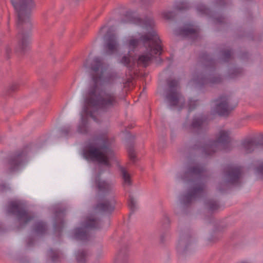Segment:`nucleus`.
Returning a JSON list of instances; mask_svg holds the SVG:
<instances>
[{
  "instance_id": "1a4fd4ad",
  "label": "nucleus",
  "mask_w": 263,
  "mask_h": 263,
  "mask_svg": "<svg viewBox=\"0 0 263 263\" xmlns=\"http://www.w3.org/2000/svg\"><path fill=\"white\" fill-rule=\"evenodd\" d=\"M7 212L16 216L21 227L25 226L33 218L30 212L16 202L9 203Z\"/></svg>"
},
{
  "instance_id": "473e14b6",
  "label": "nucleus",
  "mask_w": 263,
  "mask_h": 263,
  "mask_svg": "<svg viewBox=\"0 0 263 263\" xmlns=\"http://www.w3.org/2000/svg\"><path fill=\"white\" fill-rule=\"evenodd\" d=\"M232 52L229 49H226L222 51L221 59L224 62H228L231 58Z\"/></svg>"
},
{
  "instance_id": "f704fd0d",
  "label": "nucleus",
  "mask_w": 263,
  "mask_h": 263,
  "mask_svg": "<svg viewBox=\"0 0 263 263\" xmlns=\"http://www.w3.org/2000/svg\"><path fill=\"white\" fill-rule=\"evenodd\" d=\"M128 206L130 208L132 212H134L136 209V203L134 198L130 196L128 200Z\"/></svg>"
},
{
  "instance_id": "f257e3e1",
  "label": "nucleus",
  "mask_w": 263,
  "mask_h": 263,
  "mask_svg": "<svg viewBox=\"0 0 263 263\" xmlns=\"http://www.w3.org/2000/svg\"><path fill=\"white\" fill-rule=\"evenodd\" d=\"M101 63L99 59H96L91 65L92 72L91 79L93 84L90 87L85 99L86 106L83 112L87 116L91 117L94 121L98 122L93 115L90 108L100 109L104 111H110L118 107L120 99L116 93L112 91L101 90L98 86L102 80V71L100 70Z\"/></svg>"
},
{
  "instance_id": "37998d69",
  "label": "nucleus",
  "mask_w": 263,
  "mask_h": 263,
  "mask_svg": "<svg viewBox=\"0 0 263 263\" xmlns=\"http://www.w3.org/2000/svg\"><path fill=\"white\" fill-rule=\"evenodd\" d=\"M164 221L167 224H169V223H170V220L168 217H165L164 218Z\"/></svg>"
},
{
  "instance_id": "c9c22d12",
  "label": "nucleus",
  "mask_w": 263,
  "mask_h": 263,
  "mask_svg": "<svg viewBox=\"0 0 263 263\" xmlns=\"http://www.w3.org/2000/svg\"><path fill=\"white\" fill-rule=\"evenodd\" d=\"M197 10L201 14H208L210 13V10L204 5L198 6Z\"/></svg>"
},
{
  "instance_id": "cd10ccee",
  "label": "nucleus",
  "mask_w": 263,
  "mask_h": 263,
  "mask_svg": "<svg viewBox=\"0 0 263 263\" xmlns=\"http://www.w3.org/2000/svg\"><path fill=\"white\" fill-rule=\"evenodd\" d=\"M255 170L258 177L263 180V160L257 161Z\"/></svg>"
},
{
  "instance_id": "4c0bfd02",
  "label": "nucleus",
  "mask_w": 263,
  "mask_h": 263,
  "mask_svg": "<svg viewBox=\"0 0 263 263\" xmlns=\"http://www.w3.org/2000/svg\"><path fill=\"white\" fill-rule=\"evenodd\" d=\"M127 152H128V156H129L130 159L131 160H132L133 161H135V158H136V155H135V151H134V149H133V148H132V147L128 148Z\"/></svg>"
},
{
  "instance_id": "e433bc0d",
  "label": "nucleus",
  "mask_w": 263,
  "mask_h": 263,
  "mask_svg": "<svg viewBox=\"0 0 263 263\" xmlns=\"http://www.w3.org/2000/svg\"><path fill=\"white\" fill-rule=\"evenodd\" d=\"M175 15V13L173 11L164 12L163 13V17L166 20H171V19L174 18Z\"/></svg>"
},
{
  "instance_id": "a211bd4d",
  "label": "nucleus",
  "mask_w": 263,
  "mask_h": 263,
  "mask_svg": "<svg viewBox=\"0 0 263 263\" xmlns=\"http://www.w3.org/2000/svg\"><path fill=\"white\" fill-rule=\"evenodd\" d=\"M95 181L96 186L100 192L105 193L112 191V185L106 181L101 180L99 176L96 177Z\"/></svg>"
},
{
  "instance_id": "f03ea898",
  "label": "nucleus",
  "mask_w": 263,
  "mask_h": 263,
  "mask_svg": "<svg viewBox=\"0 0 263 263\" xmlns=\"http://www.w3.org/2000/svg\"><path fill=\"white\" fill-rule=\"evenodd\" d=\"M126 21L139 25L150 30L145 34L140 36V40L145 47L146 51L140 55L137 60L139 65L146 67L151 63L152 59L155 55L161 53L162 48L160 45V40L156 32L153 29L155 23L151 16L146 17L145 20H142L139 17L135 16L132 12H127L125 14Z\"/></svg>"
},
{
  "instance_id": "4468645a",
  "label": "nucleus",
  "mask_w": 263,
  "mask_h": 263,
  "mask_svg": "<svg viewBox=\"0 0 263 263\" xmlns=\"http://www.w3.org/2000/svg\"><path fill=\"white\" fill-rule=\"evenodd\" d=\"M116 201L113 197L100 200L97 204L96 210L107 214H111L115 209Z\"/></svg>"
},
{
  "instance_id": "2f4dec72",
  "label": "nucleus",
  "mask_w": 263,
  "mask_h": 263,
  "mask_svg": "<svg viewBox=\"0 0 263 263\" xmlns=\"http://www.w3.org/2000/svg\"><path fill=\"white\" fill-rule=\"evenodd\" d=\"M189 4L185 2H180L176 4L175 8L178 10H185L189 8Z\"/></svg>"
},
{
  "instance_id": "c03bdc74",
  "label": "nucleus",
  "mask_w": 263,
  "mask_h": 263,
  "mask_svg": "<svg viewBox=\"0 0 263 263\" xmlns=\"http://www.w3.org/2000/svg\"><path fill=\"white\" fill-rule=\"evenodd\" d=\"M160 239H161V241L162 242H163V241H164V235H161V237H160Z\"/></svg>"
},
{
  "instance_id": "7c9ffc66",
  "label": "nucleus",
  "mask_w": 263,
  "mask_h": 263,
  "mask_svg": "<svg viewBox=\"0 0 263 263\" xmlns=\"http://www.w3.org/2000/svg\"><path fill=\"white\" fill-rule=\"evenodd\" d=\"M48 256L53 261H56L60 257L59 252L57 250H53L50 249L48 251Z\"/></svg>"
},
{
  "instance_id": "a878e982",
  "label": "nucleus",
  "mask_w": 263,
  "mask_h": 263,
  "mask_svg": "<svg viewBox=\"0 0 263 263\" xmlns=\"http://www.w3.org/2000/svg\"><path fill=\"white\" fill-rule=\"evenodd\" d=\"M88 254L85 250H80L76 255V259L78 263H85L87 260Z\"/></svg>"
},
{
  "instance_id": "c756f323",
  "label": "nucleus",
  "mask_w": 263,
  "mask_h": 263,
  "mask_svg": "<svg viewBox=\"0 0 263 263\" xmlns=\"http://www.w3.org/2000/svg\"><path fill=\"white\" fill-rule=\"evenodd\" d=\"M189 238L187 237H185L183 236L179 242V245L178 246V249L180 251H182V249H183V251H185L186 249V245L188 242Z\"/></svg>"
},
{
  "instance_id": "ea45409f",
  "label": "nucleus",
  "mask_w": 263,
  "mask_h": 263,
  "mask_svg": "<svg viewBox=\"0 0 263 263\" xmlns=\"http://www.w3.org/2000/svg\"><path fill=\"white\" fill-rule=\"evenodd\" d=\"M197 101H190L189 103V109L190 111H192L195 108L197 105Z\"/></svg>"
},
{
  "instance_id": "20e7f679",
  "label": "nucleus",
  "mask_w": 263,
  "mask_h": 263,
  "mask_svg": "<svg viewBox=\"0 0 263 263\" xmlns=\"http://www.w3.org/2000/svg\"><path fill=\"white\" fill-rule=\"evenodd\" d=\"M114 139L108 137L106 133L95 137L83 150L84 158L107 166H110L109 159L114 155L112 144Z\"/></svg>"
},
{
  "instance_id": "412c9836",
  "label": "nucleus",
  "mask_w": 263,
  "mask_h": 263,
  "mask_svg": "<svg viewBox=\"0 0 263 263\" xmlns=\"http://www.w3.org/2000/svg\"><path fill=\"white\" fill-rule=\"evenodd\" d=\"M34 231L38 235H42L46 233L47 228L46 223L43 221H38L34 225Z\"/></svg>"
},
{
  "instance_id": "a18cd8bd",
  "label": "nucleus",
  "mask_w": 263,
  "mask_h": 263,
  "mask_svg": "<svg viewBox=\"0 0 263 263\" xmlns=\"http://www.w3.org/2000/svg\"><path fill=\"white\" fill-rule=\"evenodd\" d=\"M28 246H31V244H32V242H30V241H28Z\"/></svg>"
},
{
  "instance_id": "09e8293b",
  "label": "nucleus",
  "mask_w": 263,
  "mask_h": 263,
  "mask_svg": "<svg viewBox=\"0 0 263 263\" xmlns=\"http://www.w3.org/2000/svg\"><path fill=\"white\" fill-rule=\"evenodd\" d=\"M2 230V227L0 226V231H1Z\"/></svg>"
},
{
  "instance_id": "9d476101",
  "label": "nucleus",
  "mask_w": 263,
  "mask_h": 263,
  "mask_svg": "<svg viewBox=\"0 0 263 263\" xmlns=\"http://www.w3.org/2000/svg\"><path fill=\"white\" fill-rule=\"evenodd\" d=\"M84 228H79L74 230V237L78 240H86L88 238L87 229H98L101 228L100 220L93 215L87 217L85 222L83 224Z\"/></svg>"
},
{
  "instance_id": "58836bf2",
  "label": "nucleus",
  "mask_w": 263,
  "mask_h": 263,
  "mask_svg": "<svg viewBox=\"0 0 263 263\" xmlns=\"http://www.w3.org/2000/svg\"><path fill=\"white\" fill-rule=\"evenodd\" d=\"M242 72V70L240 68H236L233 69L230 73V77L233 78L235 76H236L238 74Z\"/></svg>"
},
{
  "instance_id": "dca6fc26",
  "label": "nucleus",
  "mask_w": 263,
  "mask_h": 263,
  "mask_svg": "<svg viewBox=\"0 0 263 263\" xmlns=\"http://www.w3.org/2000/svg\"><path fill=\"white\" fill-rule=\"evenodd\" d=\"M118 43L117 37L114 34H107L105 39L104 48L105 52L108 54H111L117 51Z\"/></svg>"
},
{
  "instance_id": "5701e85b",
  "label": "nucleus",
  "mask_w": 263,
  "mask_h": 263,
  "mask_svg": "<svg viewBox=\"0 0 263 263\" xmlns=\"http://www.w3.org/2000/svg\"><path fill=\"white\" fill-rule=\"evenodd\" d=\"M128 255L125 250H121L117 255L115 263H127Z\"/></svg>"
},
{
  "instance_id": "72a5a7b5",
  "label": "nucleus",
  "mask_w": 263,
  "mask_h": 263,
  "mask_svg": "<svg viewBox=\"0 0 263 263\" xmlns=\"http://www.w3.org/2000/svg\"><path fill=\"white\" fill-rule=\"evenodd\" d=\"M78 132L81 134H86L88 132L87 127L86 125V122L82 118V121L81 125H79L78 129Z\"/></svg>"
},
{
  "instance_id": "6ab92c4d",
  "label": "nucleus",
  "mask_w": 263,
  "mask_h": 263,
  "mask_svg": "<svg viewBox=\"0 0 263 263\" xmlns=\"http://www.w3.org/2000/svg\"><path fill=\"white\" fill-rule=\"evenodd\" d=\"M135 60L136 59L134 58L130 51H129L127 55H125L122 58L121 63L129 69H132L135 65Z\"/></svg>"
},
{
  "instance_id": "ddd939ff",
  "label": "nucleus",
  "mask_w": 263,
  "mask_h": 263,
  "mask_svg": "<svg viewBox=\"0 0 263 263\" xmlns=\"http://www.w3.org/2000/svg\"><path fill=\"white\" fill-rule=\"evenodd\" d=\"M26 153L24 151H19L8 159L5 164L8 173H11L18 170L22 161V158Z\"/></svg>"
},
{
  "instance_id": "7ed1b4c3",
  "label": "nucleus",
  "mask_w": 263,
  "mask_h": 263,
  "mask_svg": "<svg viewBox=\"0 0 263 263\" xmlns=\"http://www.w3.org/2000/svg\"><path fill=\"white\" fill-rule=\"evenodd\" d=\"M11 3L17 14L16 25L18 33L16 37V51L22 53L29 48L30 43L28 31L30 30L32 24L29 15L35 4L32 0H11Z\"/></svg>"
},
{
  "instance_id": "39448f33",
  "label": "nucleus",
  "mask_w": 263,
  "mask_h": 263,
  "mask_svg": "<svg viewBox=\"0 0 263 263\" xmlns=\"http://www.w3.org/2000/svg\"><path fill=\"white\" fill-rule=\"evenodd\" d=\"M206 176L205 168L199 165L188 167L181 179L186 181H192V186L185 195H182L180 201L183 207L189 206L194 200L202 197L205 192V185L202 182Z\"/></svg>"
},
{
  "instance_id": "2eb2a0df",
  "label": "nucleus",
  "mask_w": 263,
  "mask_h": 263,
  "mask_svg": "<svg viewBox=\"0 0 263 263\" xmlns=\"http://www.w3.org/2000/svg\"><path fill=\"white\" fill-rule=\"evenodd\" d=\"M96 59H99V61L101 62V66L100 67V70L102 71V80L98 83V86L99 87V85H102L104 83L110 84V83H113L114 82V81L115 80H116V79L118 78L117 74L116 73L112 72V73H110L108 74L107 76H106L105 78L103 77V74H104V71H105L106 68L104 65V63L103 62V61L101 58L95 57L91 60V61L90 63V65H89V68L90 69V75L91 76V74L92 72V70L91 69V65H92L93 62L94 61V60Z\"/></svg>"
},
{
  "instance_id": "a19ab883",
  "label": "nucleus",
  "mask_w": 263,
  "mask_h": 263,
  "mask_svg": "<svg viewBox=\"0 0 263 263\" xmlns=\"http://www.w3.org/2000/svg\"><path fill=\"white\" fill-rule=\"evenodd\" d=\"M70 131V128L69 127H64L61 130V134L64 136H67Z\"/></svg>"
},
{
  "instance_id": "79ce46f5",
  "label": "nucleus",
  "mask_w": 263,
  "mask_h": 263,
  "mask_svg": "<svg viewBox=\"0 0 263 263\" xmlns=\"http://www.w3.org/2000/svg\"><path fill=\"white\" fill-rule=\"evenodd\" d=\"M18 88V85L17 84H13L10 89L12 91H14L17 90Z\"/></svg>"
},
{
  "instance_id": "c85d7f7f",
  "label": "nucleus",
  "mask_w": 263,
  "mask_h": 263,
  "mask_svg": "<svg viewBox=\"0 0 263 263\" xmlns=\"http://www.w3.org/2000/svg\"><path fill=\"white\" fill-rule=\"evenodd\" d=\"M139 44V40L134 39V38H131L130 39L127 43V47L130 51H133L138 45Z\"/></svg>"
},
{
  "instance_id": "423d86ee",
  "label": "nucleus",
  "mask_w": 263,
  "mask_h": 263,
  "mask_svg": "<svg viewBox=\"0 0 263 263\" xmlns=\"http://www.w3.org/2000/svg\"><path fill=\"white\" fill-rule=\"evenodd\" d=\"M202 62L205 69L204 74L201 76L195 81L200 85H212L220 83L221 78L214 73L215 69V62L206 53H203L201 57Z\"/></svg>"
},
{
  "instance_id": "4be33fe9",
  "label": "nucleus",
  "mask_w": 263,
  "mask_h": 263,
  "mask_svg": "<svg viewBox=\"0 0 263 263\" xmlns=\"http://www.w3.org/2000/svg\"><path fill=\"white\" fill-rule=\"evenodd\" d=\"M206 209L210 212H214L220 208V204L213 199L207 200L205 202Z\"/></svg>"
},
{
  "instance_id": "b1692460",
  "label": "nucleus",
  "mask_w": 263,
  "mask_h": 263,
  "mask_svg": "<svg viewBox=\"0 0 263 263\" xmlns=\"http://www.w3.org/2000/svg\"><path fill=\"white\" fill-rule=\"evenodd\" d=\"M121 175L123 180L124 185L130 186L132 184V180L130 174L126 171L125 168L122 166L120 167Z\"/></svg>"
},
{
  "instance_id": "de8ad7c7",
  "label": "nucleus",
  "mask_w": 263,
  "mask_h": 263,
  "mask_svg": "<svg viewBox=\"0 0 263 263\" xmlns=\"http://www.w3.org/2000/svg\"><path fill=\"white\" fill-rule=\"evenodd\" d=\"M135 1L138 2H141L143 1V0H135Z\"/></svg>"
},
{
  "instance_id": "0eeeda50",
  "label": "nucleus",
  "mask_w": 263,
  "mask_h": 263,
  "mask_svg": "<svg viewBox=\"0 0 263 263\" xmlns=\"http://www.w3.org/2000/svg\"><path fill=\"white\" fill-rule=\"evenodd\" d=\"M168 89L166 92L165 99L168 105L182 108L185 103L184 98L178 91V82L176 80H167Z\"/></svg>"
},
{
  "instance_id": "aec40b11",
  "label": "nucleus",
  "mask_w": 263,
  "mask_h": 263,
  "mask_svg": "<svg viewBox=\"0 0 263 263\" xmlns=\"http://www.w3.org/2000/svg\"><path fill=\"white\" fill-rule=\"evenodd\" d=\"M203 124V120L202 119L200 118H194L191 125L187 128V129L191 133L195 132L201 128Z\"/></svg>"
},
{
  "instance_id": "bb28decb",
  "label": "nucleus",
  "mask_w": 263,
  "mask_h": 263,
  "mask_svg": "<svg viewBox=\"0 0 263 263\" xmlns=\"http://www.w3.org/2000/svg\"><path fill=\"white\" fill-rule=\"evenodd\" d=\"M180 33L184 36L193 35L197 36L198 31L196 29L187 28L180 29Z\"/></svg>"
},
{
  "instance_id": "6e6552de",
  "label": "nucleus",
  "mask_w": 263,
  "mask_h": 263,
  "mask_svg": "<svg viewBox=\"0 0 263 263\" xmlns=\"http://www.w3.org/2000/svg\"><path fill=\"white\" fill-rule=\"evenodd\" d=\"M230 133L224 130H220L216 137V139L210 141L202 146V152L205 156L212 155L219 149L225 148V146L230 142Z\"/></svg>"
},
{
  "instance_id": "49530a36",
  "label": "nucleus",
  "mask_w": 263,
  "mask_h": 263,
  "mask_svg": "<svg viewBox=\"0 0 263 263\" xmlns=\"http://www.w3.org/2000/svg\"><path fill=\"white\" fill-rule=\"evenodd\" d=\"M104 28H105V27H104V26H103V27H101V29H100V30H101V31H102V30L104 29Z\"/></svg>"
},
{
  "instance_id": "9b49d317",
  "label": "nucleus",
  "mask_w": 263,
  "mask_h": 263,
  "mask_svg": "<svg viewBox=\"0 0 263 263\" xmlns=\"http://www.w3.org/2000/svg\"><path fill=\"white\" fill-rule=\"evenodd\" d=\"M213 102L215 111L220 116H227L234 109L230 104V98L228 95H220Z\"/></svg>"
},
{
  "instance_id": "393cba45",
  "label": "nucleus",
  "mask_w": 263,
  "mask_h": 263,
  "mask_svg": "<svg viewBox=\"0 0 263 263\" xmlns=\"http://www.w3.org/2000/svg\"><path fill=\"white\" fill-rule=\"evenodd\" d=\"M63 215V212H59L58 213V212H56L55 213V216H56V222L54 224V228L55 231L60 232L62 231L63 226H64V222L63 219L59 218V219H58L57 217L61 215Z\"/></svg>"
},
{
  "instance_id": "f3484780",
  "label": "nucleus",
  "mask_w": 263,
  "mask_h": 263,
  "mask_svg": "<svg viewBox=\"0 0 263 263\" xmlns=\"http://www.w3.org/2000/svg\"><path fill=\"white\" fill-rule=\"evenodd\" d=\"M242 146L244 152L246 154H249L255 149L263 147V142L260 140L256 139H250L245 140Z\"/></svg>"
},
{
  "instance_id": "f8f14e48",
  "label": "nucleus",
  "mask_w": 263,
  "mask_h": 263,
  "mask_svg": "<svg viewBox=\"0 0 263 263\" xmlns=\"http://www.w3.org/2000/svg\"><path fill=\"white\" fill-rule=\"evenodd\" d=\"M242 173V168L240 166L231 165L225 168V177L227 181L232 184H237L239 183Z\"/></svg>"
}]
</instances>
